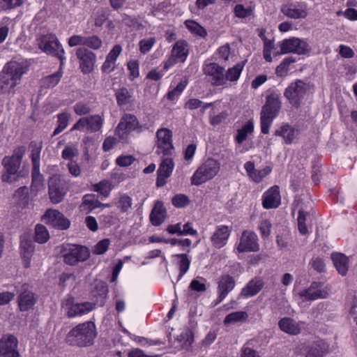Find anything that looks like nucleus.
I'll return each instance as SVG.
<instances>
[{"label": "nucleus", "instance_id": "774afa93", "mask_svg": "<svg viewBox=\"0 0 357 357\" xmlns=\"http://www.w3.org/2000/svg\"><path fill=\"white\" fill-rule=\"evenodd\" d=\"M74 112L79 116L86 115L91 112L89 105L83 102H77L73 106Z\"/></svg>", "mask_w": 357, "mask_h": 357}, {"label": "nucleus", "instance_id": "5fc2aeb1", "mask_svg": "<svg viewBox=\"0 0 357 357\" xmlns=\"http://www.w3.org/2000/svg\"><path fill=\"white\" fill-rule=\"evenodd\" d=\"M78 154V149L75 145L68 144L63 150L61 156L64 160H69L72 161L73 158L77 156Z\"/></svg>", "mask_w": 357, "mask_h": 357}, {"label": "nucleus", "instance_id": "e433bc0d", "mask_svg": "<svg viewBox=\"0 0 357 357\" xmlns=\"http://www.w3.org/2000/svg\"><path fill=\"white\" fill-rule=\"evenodd\" d=\"M243 67L244 64L243 63H238L234 66L228 68L227 71L225 70V84H227V81L231 82H236L241 76Z\"/></svg>", "mask_w": 357, "mask_h": 357}, {"label": "nucleus", "instance_id": "f257e3e1", "mask_svg": "<svg viewBox=\"0 0 357 357\" xmlns=\"http://www.w3.org/2000/svg\"><path fill=\"white\" fill-rule=\"evenodd\" d=\"M29 66L25 61L11 60L7 62L0 72V90L7 93L13 89L22 76L29 70Z\"/></svg>", "mask_w": 357, "mask_h": 357}, {"label": "nucleus", "instance_id": "c9c22d12", "mask_svg": "<svg viewBox=\"0 0 357 357\" xmlns=\"http://www.w3.org/2000/svg\"><path fill=\"white\" fill-rule=\"evenodd\" d=\"M328 352V345L321 341L311 347L305 357H324Z\"/></svg>", "mask_w": 357, "mask_h": 357}, {"label": "nucleus", "instance_id": "052dcab7", "mask_svg": "<svg viewBox=\"0 0 357 357\" xmlns=\"http://www.w3.org/2000/svg\"><path fill=\"white\" fill-rule=\"evenodd\" d=\"M82 204L88 205L91 209L100 207L101 203L96 198L95 195H85L82 199Z\"/></svg>", "mask_w": 357, "mask_h": 357}, {"label": "nucleus", "instance_id": "39448f33", "mask_svg": "<svg viewBox=\"0 0 357 357\" xmlns=\"http://www.w3.org/2000/svg\"><path fill=\"white\" fill-rule=\"evenodd\" d=\"M312 87V85L310 82L296 79L284 89V96L292 107L298 109L303 104L305 96L310 91Z\"/></svg>", "mask_w": 357, "mask_h": 357}, {"label": "nucleus", "instance_id": "a211bd4d", "mask_svg": "<svg viewBox=\"0 0 357 357\" xmlns=\"http://www.w3.org/2000/svg\"><path fill=\"white\" fill-rule=\"evenodd\" d=\"M156 153L158 154L170 155L172 149V134L167 128H161L157 131Z\"/></svg>", "mask_w": 357, "mask_h": 357}, {"label": "nucleus", "instance_id": "e2e57ef3", "mask_svg": "<svg viewBox=\"0 0 357 357\" xmlns=\"http://www.w3.org/2000/svg\"><path fill=\"white\" fill-rule=\"evenodd\" d=\"M201 280L204 281V279L200 278L199 280H192L189 285V289L197 292L205 291L206 290V284L204 282H201Z\"/></svg>", "mask_w": 357, "mask_h": 357}, {"label": "nucleus", "instance_id": "0eeeda50", "mask_svg": "<svg viewBox=\"0 0 357 357\" xmlns=\"http://www.w3.org/2000/svg\"><path fill=\"white\" fill-rule=\"evenodd\" d=\"M220 163L215 159L208 158L195 172L191 178L192 185H199L212 179L219 172Z\"/></svg>", "mask_w": 357, "mask_h": 357}, {"label": "nucleus", "instance_id": "4c0bfd02", "mask_svg": "<svg viewBox=\"0 0 357 357\" xmlns=\"http://www.w3.org/2000/svg\"><path fill=\"white\" fill-rule=\"evenodd\" d=\"M254 131V122L252 120H249L241 129L237 130L236 136V141L238 144H242Z\"/></svg>", "mask_w": 357, "mask_h": 357}, {"label": "nucleus", "instance_id": "b1692460", "mask_svg": "<svg viewBox=\"0 0 357 357\" xmlns=\"http://www.w3.org/2000/svg\"><path fill=\"white\" fill-rule=\"evenodd\" d=\"M236 282L234 278L229 275H222L218 282L217 303L222 302L228 294L235 287Z\"/></svg>", "mask_w": 357, "mask_h": 357}, {"label": "nucleus", "instance_id": "3c124183", "mask_svg": "<svg viewBox=\"0 0 357 357\" xmlns=\"http://www.w3.org/2000/svg\"><path fill=\"white\" fill-rule=\"evenodd\" d=\"M185 24L190 31L197 36L204 37L207 34L205 29L193 20H186Z\"/></svg>", "mask_w": 357, "mask_h": 357}, {"label": "nucleus", "instance_id": "ea45409f", "mask_svg": "<svg viewBox=\"0 0 357 357\" xmlns=\"http://www.w3.org/2000/svg\"><path fill=\"white\" fill-rule=\"evenodd\" d=\"M248 315L245 311H237L227 314L224 319V324L228 326L239 321H245Z\"/></svg>", "mask_w": 357, "mask_h": 357}, {"label": "nucleus", "instance_id": "4468645a", "mask_svg": "<svg viewBox=\"0 0 357 357\" xmlns=\"http://www.w3.org/2000/svg\"><path fill=\"white\" fill-rule=\"evenodd\" d=\"M49 196L53 204L61 202L66 193L65 181L59 175H53L48 181Z\"/></svg>", "mask_w": 357, "mask_h": 357}, {"label": "nucleus", "instance_id": "cd10ccee", "mask_svg": "<svg viewBox=\"0 0 357 357\" xmlns=\"http://www.w3.org/2000/svg\"><path fill=\"white\" fill-rule=\"evenodd\" d=\"M280 202L279 188L277 185L271 187L263 195L262 205L265 208H276Z\"/></svg>", "mask_w": 357, "mask_h": 357}, {"label": "nucleus", "instance_id": "bf43d9fd", "mask_svg": "<svg viewBox=\"0 0 357 357\" xmlns=\"http://www.w3.org/2000/svg\"><path fill=\"white\" fill-rule=\"evenodd\" d=\"M155 43V38L154 37H151L149 38H144L139 41V50L142 54H146L149 52L153 45Z\"/></svg>", "mask_w": 357, "mask_h": 357}, {"label": "nucleus", "instance_id": "680f3d73", "mask_svg": "<svg viewBox=\"0 0 357 357\" xmlns=\"http://www.w3.org/2000/svg\"><path fill=\"white\" fill-rule=\"evenodd\" d=\"M23 3L24 0H1L0 7L3 10H11L21 6Z\"/></svg>", "mask_w": 357, "mask_h": 357}, {"label": "nucleus", "instance_id": "c756f323", "mask_svg": "<svg viewBox=\"0 0 357 357\" xmlns=\"http://www.w3.org/2000/svg\"><path fill=\"white\" fill-rule=\"evenodd\" d=\"M264 286V282L259 278H255L248 282L242 289L239 296L249 298L258 294Z\"/></svg>", "mask_w": 357, "mask_h": 357}, {"label": "nucleus", "instance_id": "58836bf2", "mask_svg": "<svg viewBox=\"0 0 357 357\" xmlns=\"http://www.w3.org/2000/svg\"><path fill=\"white\" fill-rule=\"evenodd\" d=\"M174 257L180 259L178 261L179 275L178 276V280H180L188 271L191 260L186 254H177Z\"/></svg>", "mask_w": 357, "mask_h": 357}, {"label": "nucleus", "instance_id": "a19ab883", "mask_svg": "<svg viewBox=\"0 0 357 357\" xmlns=\"http://www.w3.org/2000/svg\"><path fill=\"white\" fill-rule=\"evenodd\" d=\"M176 340L179 342H182V348L188 349L194 341V335L190 329L185 328L177 336Z\"/></svg>", "mask_w": 357, "mask_h": 357}, {"label": "nucleus", "instance_id": "6ab92c4d", "mask_svg": "<svg viewBox=\"0 0 357 357\" xmlns=\"http://www.w3.org/2000/svg\"><path fill=\"white\" fill-rule=\"evenodd\" d=\"M18 292L17 303L20 311L25 312L33 308L36 303L37 297L29 287L26 284H24Z\"/></svg>", "mask_w": 357, "mask_h": 357}, {"label": "nucleus", "instance_id": "864d4df0", "mask_svg": "<svg viewBox=\"0 0 357 357\" xmlns=\"http://www.w3.org/2000/svg\"><path fill=\"white\" fill-rule=\"evenodd\" d=\"M307 215L308 213L307 212H305L303 210H299L297 218L298 228L299 232L303 235H305L308 232V229L306 225V220Z\"/></svg>", "mask_w": 357, "mask_h": 357}, {"label": "nucleus", "instance_id": "9b49d317", "mask_svg": "<svg viewBox=\"0 0 357 357\" xmlns=\"http://www.w3.org/2000/svg\"><path fill=\"white\" fill-rule=\"evenodd\" d=\"M280 47V52H277V54L295 53L301 55L307 53L310 50L306 41L295 37L283 40Z\"/></svg>", "mask_w": 357, "mask_h": 357}, {"label": "nucleus", "instance_id": "37998d69", "mask_svg": "<svg viewBox=\"0 0 357 357\" xmlns=\"http://www.w3.org/2000/svg\"><path fill=\"white\" fill-rule=\"evenodd\" d=\"M295 61L296 59L292 56H288L284 59L275 69L277 76L285 77L288 74L289 66Z\"/></svg>", "mask_w": 357, "mask_h": 357}, {"label": "nucleus", "instance_id": "f8f14e48", "mask_svg": "<svg viewBox=\"0 0 357 357\" xmlns=\"http://www.w3.org/2000/svg\"><path fill=\"white\" fill-rule=\"evenodd\" d=\"M31 162H32V183L39 190L43 187V177L40 173V158L42 146L35 142L31 143Z\"/></svg>", "mask_w": 357, "mask_h": 357}, {"label": "nucleus", "instance_id": "2eb2a0df", "mask_svg": "<svg viewBox=\"0 0 357 357\" xmlns=\"http://www.w3.org/2000/svg\"><path fill=\"white\" fill-rule=\"evenodd\" d=\"M103 119L98 114L80 118L73 126L71 130H85L89 132L100 131L102 127Z\"/></svg>", "mask_w": 357, "mask_h": 357}, {"label": "nucleus", "instance_id": "7c9ffc66", "mask_svg": "<svg viewBox=\"0 0 357 357\" xmlns=\"http://www.w3.org/2000/svg\"><path fill=\"white\" fill-rule=\"evenodd\" d=\"M166 217V209L163 206V203L157 201L150 214V220L153 225L159 226L165 220Z\"/></svg>", "mask_w": 357, "mask_h": 357}, {"label": "nucleus", "instance_id": "f3484780", "mask_svg": "<svg viewBox=\"0 0 357 357\" xmlns=\"http://www.w3.org/2000/svg\"><path fill=\"white\" fill-rule=\"evenodd\" d=\"M43 220L45 224L61 230L67 229L70 225V220L56 209L47 210Z\"/></svg>", "mask_w": 357, "mask_h": 357}, {"label": "nucleus", "instance_id": "393cba45", "mask_svg": "<svg viewBox=\"0 0 357 357\" xmlns=\"http://www.w3.org/2000/svg\"><path fill=\"white\" fill-rule=\"evenodd\" d=\"M174 164L173 160L170 158H166L162 160L158 169V177L156 185L162 187L167 183V178L172 174Z\"/></svg>", "mask_w": 357, "mask_h": 357}, {"label": "nucleus", "instance_id": "20e7f679", "mask_svg": "<svg viewBox=\"0 0 357 357\" xmlns=\"http://www.w3.org/2000/svg\"><path fill=\"white\" fill-rule=\"evenodd\" d=\"M36 42L38 48L44 53L57 57L60 60V66H63L66 60L65 50L57 38L52 33L38 35Z\"/></svg>", "mask_w": 357, "mask_h": 357}, {"label": "nucleus", "instance_id": "f704fd0d", "mask_svg": "<svg viewBox=\"0 0 357 357\" xmlns=\"http://www.w3.org/2000/svg\"><path fill=\"white\" fill-rule=\"evenodd\" d=\"M132 205V199L126 193H119L116 198L115 206L121 213H128Z\"/></svg>", "mask_w": 357, "mask_h": 357}, {"label": "nucleus", "instance_id": "a878e982", "mask_svg": "<svg viewBox=\"0 0 357 357\" xmlns=\"http://www.w3.org/2000/svg\"><path fill=\"white\" fill-rule=\"evenodd\" d=\"M96 304L91 302L73 303L67 306L66 313L69 318L82 316L91 312Z\"/></svg>", "mask_w": 357, "mask_h": 357}, {"label": "nucleus", "instance_id": "72a5a7b5", "mask_svg": "<svg viewBox=\"0 0 357 357\" xmlns=\"http://www.w3.org/2000/svg\"><path fill=\"white\" fill-rule=\"evenodd\" d=\"M281 12L285 16L292 19L305 18L307 15L305 10L297 8L293 4L283 5L281 8Z\"/></svg>", "mask_w": 357, "mask_h": 357}, {"label": "nucleus", "instance_id": "412c9836", "mask_svg": "<svg viewBox=\"0 0 357 357\" xmlns=\"http://www.w3.org/2000/svg\"><path fill=\"white\" fill-rule=\"evenodd\" d=\"M239 252H257L259 250L258 238L255 232L244 231L237 247Z\"/></svg>", "mask_w": 357, "mask_h": 357}, {"label": "nucleus", "instance_id": "bb28decb", "mask_svg": "<svg viewBox=\"0 0 357 357\" xmlns=\"http://www.w3.org/2000/svg\"><path fill=\"white\" fill-rule=\"evenodd\" d=\"M299 131L287 123H282L274 132L275 136L281 137L286 144H291L297 137Z\"/></svg>", "mask_w": 357, "mask_h": 357}, {"label": "nucleus", "instance_id": "6e6552de", "mask_svg": "<svg viewBox=\"0 0 357 357\" xmlns=\"http://www.w3.org/2000/svg\"><path fill=\"white\" fill-rule=\"evenodd\" d=\"M62 256L65 264L75 266L79 262L86 261L90 257V252L85 246L68 244L63 246Z\"/></svg>", "mask_w": 357, "mask_h": 357}, {"label": "nucleus", "instance_id": "49530a36", "mask_svg": "<svg viewBox=\"0 0 357 357\" xmlns=\"http://www.w3.org/2000/svg\"><path fill=\"white\" fill-rule=\"evenodd\" d=\"M70 116V114L67 112L60 113L57 115L58 126L54 129L52 136L59 134L68 126Z\"/></svg>", "mask_w": 357, "mask_h": 357}, {"label": "nucleus", "instance_id": "7ed1b4c3", "mask_svg": "<svg viewBox=\"0 0 357 357\" xmlns=\"http://www.w3.org/2000/svg\"><path fill=\"white\" fill-rule=\"evenodd\" d=\"M96 335L95 324L88 321L73 328L68 334L67 341L73 345L88 347L93 344Z\"/></svg>", "mask_w": 357, "mask_h": 357}, {"label": "nucleus", "instance_id": "423d86ee", "mask_svg": "<svg viewBox=\"0 0 357 357\" xmlns=\"http://www.w3.org/2000/svg\"><path fill=\"white\" fill-rule=\"evenodd\" d=\"M26 152V147L18 146L13 151L11 156H6L2 160L5 172L2 175L3 181L12 183L16 181V174L20 167L22 158Z\"/></svg>", "mask_w": 357, "mask_h": 357}, {"label": "nucleus", "instance_id": "1a4fd4ad", "mask_svg": "<svg viewBox=\"0 0 357 357\" xmlns=\"http://www.w3.org/2000/svg\"><path fill=\"white\" fill-rule=\"evenodd\" d=\"M189 54V47L186 41L178 40L174 45L169 58L164 62V69L169 70L177 62L185 61Z\"/></svg>", "mask_w": 357, "mask_h": 357}, {"label": "nucleus", "instance_id": "473e14b6", "mask_svg": "<svg viewBox=\"0 0 357 357\" xmlns=\"http://www.w3.org/2000/svg\"><path fill=\"white\" fill-rule=\"evenodd\" d=\"M278 326L283 332L290 335H297L301 331L299 324L289 317L281 319L278 322Z\"/></svg>", "mask_w": 357, "mask_h": 357}, {"label": "nucleus", "instance_id": "aec40b11", "mask_svg": "<svg viewBox=\"0 0 357 357\" xmlns=\"http://www.w3.org/2000/svg\"><path fill=\"white\" fill-rule=\"evenodd\" d=\"M203 72L211 77V84L219 86L225 85V68L216 63H205Z\"/></svg>", "mask_w": 357, "mask_h": 357}, {"label": "nucleus", "instance_id": "a18cd8bd", "mask_svg": "<svg viewBox=\"0 0 357 357\" xmlns=\"http://www.w3.org/2000/svg\"><path fill=\"white\" fill-rule=\"evenodd\" d=\"M212 103H203V102L199 99L191 98L185 102V107L190 110L201 107L200 112L202 114H204L206 109L210 107Z\"/></svg>", "mask_w": 357, "mask_h": 357}, {"label": "nucleus", "instance_id": "f03ea898", "mask_svg": "<svg viewBox=\"0 0 357 357\" xmlns=\"http://www.w3.org/2000/svg\"><path fill=\"white\" fill-rule=\"evenodd\" d=\"M282 108L280 94L272 91L266 96V101L260 112L261 132L267 134L273 120L278 116Z\"/></svg>", "mask_w": 357, "mask_h": 357}, {"label": "nucleus", "instance_id": "13d9d810", "mask_svg": "<svg viewBox=\"0 0 357 357\" xmlns=\"http://www.w3.org/2000/svg\"><path fill=\"white\" fill-rule=\"evenodd\" d=\"M271 172V168L270 167H266L262 169H255L251 176L250 177L253 181L256 183L261 182L264 177H266L268 174Z\"/></svg>", "mask_w": 357, "mask_h": 357}, {"label": "nucleus", "instance_id": "ddd939ff", "mask_svg": "<svg viewBox=\"0 0 357 357\" xmlns=\"http://www.w3.org/2000/svg\"><path fill=\"white\" fill-rule=\"evenodd\" d=\"M141 126L136 116L130 114H125L120 119V121L116 128V133L119 137L123 139L133 131H141Z\"/></svg>", "mask_w": 357, "mask_h": 357}, {"label": "nucleus", "instance_id": "69168bd1", "mask_svg": "<svg viewBox=\"0 0 357 357\" xmlns=\"http://www.w3.org/2000/svg\"><path fill=\"white\" fill-rule=\"evenodd\" d=\"M271 223L268 220H263L259 225V229L262 238H266L271 233Z\"/></svg>", "mask_w": 357, "mask_h": 357}, {"label": "nucleus", "instance_id": "79ce46f5", "mask_svg": "<svg viewBox=\"0 0 357 357\" xmlns=\"http://www.w3.org/2000/svg\"><path fill=\"white\" fill-rule=\"evenodd\" d=\"M115 96L119 106H124L130 102L132 95L128 90L125 88H121L116 91Z\"/></svg>", "mask_w": 357, "mask_h": 357}, {"label": "nucleus", "instance_id": "603ef678", "mask_svg": "<svg viewBox=\"0 0 357 357\" xmlns=\"http://www.w3.org/2000/svg\"><path fill=\"white\" fill-rule=\"evenodd\" d=\"M234 15L238 18H246L252 14L251 7L245 8L241 3H237L234 8Z\"/></svg>", "mask_w": 357, "mask_h": 357}, {"label": "nucleus", "instance_id": "4be33fe9", "mask_svg": "<svg viewBox=\"0 0 357 357\" xmlns=\"http://www.w3.org/2000/svg\"><path fill=\"white\" fill-rule=\"evenodd\" d=\"M18 341L13 335L0 339V357H20L17 350Z\"/></svg>", "mask_w": 357, "mask_h": 357}, {"label": "nucleus", "instance_id": "9d476101", "mask_svg": "<svg viewBox=\"0 0 357 357\" xmlns=\"http://www.w3.org/2000/svg\"><path fill=\"white\" fill-rule=\"evenodd\" d=\"M331 294V287L320 282H313L310 287L298 292V295L304 301H314L326 298Z\"/></svg>", "mask_w": 357, "mask_h": 357}, {"label": "nucleus", "instance_id": "09e8293b", "mask_svg": "<svg viewBox=\"0 0 357 357\" xmlns=\"http://www.w3.org/2000/svg\"><path fill=\"white\" fill-rule=\"evenodd\" d=\"M50 238L47 228L42 225H37L35 228V240L39 243H44Z\"/></svg>", "mask_w": 357, "mask_h": 357}, {"label": "nucleus", "instance_id": "dca6fc26", "mask_svg": "<svg viewBox=\"0 0 357 357\" xmlns=\"http://www.w3.org/2000/svg\"><path fill=\"white\" fill-rule=\"evenodd\" d=\"M75 55L79 60V68L84 74H89L93 70L96 62V54L86 47H78Z\"/></svg>", "mask_w": 357, "mask_h": 357}, {"label": "nucleus", "instance_id": "6e6d98bb", "mask_svg": "<svg viewBox=\"0 0 357 357\" xmlns=\"http://www.w3.org/2000/svg\"><path fill=\"white\" fill-rule=\"evenodd\" d=\"M186 86V84L181 82H179L175 88L172 90L169 91L167 94V99L175 101L178 98L183 91Z\"/></svg>", "mask_w": 357, "mask_h": 357}, {"label": "nucleus", "instance_id": "0e129e2a", "mask_svg": "<svg viewBox=\"0 0 357 357\" xmlns=\"http://www.w3.org/2000/svg\"><path fill=\"white\" fill-rule=\"evenodd\" d=\"M109 245V240L105 238L99 241L94 247L93 253L96 255H102L105 253Z\"/></svg>", "mask_w": 357, "mask_h": 357}, {"label": "nucleus", "instance_id": "de8ad7c7", "mask_svg": "<svg viewBox=\"0 0 357 357\" xmlns=\"http://www.w3.org/2000/svg\"><path fill=\"white\" fill-rule=\"evenodd\" d=\"M93 189L103 197H108L112 190V185L109 181L103 180L94 185Z\"/></svg>", "mask_w": 357, "mask_h": 357}, {"label": "nucleus", "instance_id": "5701e85b", "mask_svg": "<svg viewBox=\"0 0 357 357\" xmlns=\"http://www.w3.org/2000/svg\"><path fill=\"white\" fill-rule=\"evenodd\" d=\"M231 232V228L228 226H218L210 238L212 245L217 249L223 248L227 244Z\"/></svg>", "mask_w": 357, "mask_h": 357}, {"label": "nucleus", "instance_id": "2f4dec72", "mask_svg": "<svg viewBox=\"0 0 357 357\" xmlns=\"http://www.w3.org/2000/svg\"><path fill=\"white\" fill-rule=\"evenodd\" d=\"M21 255L24 259V264L26 268L30 266V259L34 251L35 245L31 240L23 237L21 239Z\"/></svg>", "mask_w": 357, "mask_h": 357}, {"label": "nucleus", "instance_id": "4d7b16f0", "mask_svg": "<svg viewBox=\"0 0 357 357\" xmlns=\"http://www.w3.org/2000/svg\"><path fill=\"white\" fill-rule=\"evenodd\" d=\"M172 203L176 208H183L189 204L190 199L185 195L178 194L173 197Z\"/></svg>", "mask_w": 357, "mask_h": 357}, {"label": "nucleus", "instance_id": "c85d7f7f", "mask_svg": "<svg viewBox=\"0 0 357 357\" xmlns=\"http://www.w3.org/2000/svg\"><path fill=\"white\" fill-rule=\"evenodd\" d=\"M331 257L338 273L346 275L349 267V257L340 252H333Z\"/></svg>", "mask_w": 357, "mask_h": 357}, {"label": "nucleus", "instance_id": "338daca9", "mask_svg": "<svg viewBox=\"0 0 357 357\" xmlns=\"http://www.w3.org/2000/svg\"><path fill=\"white\" fill-rule=\"evenodd\" d=\"M85 36L82 35H73L68 40V44L70 47H76L78 45L84 46Z\"/></svg>", "mask_w": 357, "mask_h": 357}, {"label": "nucleus", "instance_id": "c03bdc74", "mask_svg": "<svg viewBox=\"0 0 357 357\" xmlns=\"http://www.w3.org/2000/svg\"><path fill=\"white\" fill-rule=\"evenodd\" d=\"M61 68L62 67H60L59 70L56 73L44 77L43 79V85L47 88L54 87L59 82L62 77Z\"/></svg>", "mask_w": 357, "mask_h": 357}, {"label": "nucleus", "instance_id": "8fccbe9b", "mask_svg": "<svg viewBox=\"0 0 357 357\" xmlns=\"http://www.w3.org/2000/svg\"><path fill=\"white\" fill-rule=\"evenodd\" d=\"M84 46L93 50H98L102 47V40L97 35L85 36Z\"/></svg>", "mask_w": 357, "mask_h": 357}]
</instances>
